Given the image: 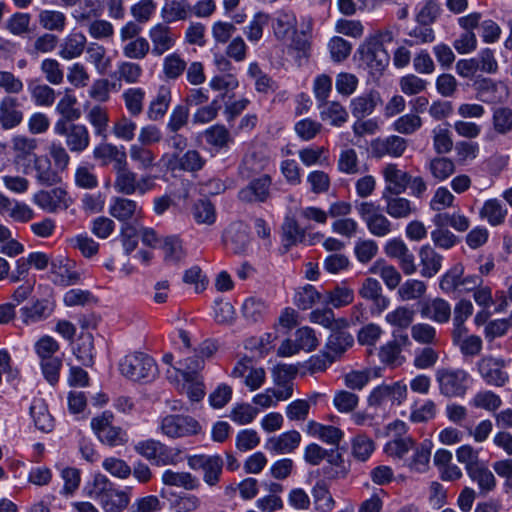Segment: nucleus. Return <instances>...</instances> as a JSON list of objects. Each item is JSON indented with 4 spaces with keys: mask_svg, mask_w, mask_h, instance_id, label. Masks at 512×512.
Here are the masks:
<instances>
[{
    "mask_svg": "<svg viewBox=\"0 0 512 512\" xmlns=\"http://www.w3.org/2000/svg\"><path fill=\"white\" fill-rule=\"evenodd\" d=\"M113 187L123 195H145L156 187V177L150 174L141 175L129 168L128 161L114 171Z\"/></svg>",
    "mask_w": 512,
    "mask_h": 512,
    "instance_id": "1",
    "label": "nucleus"
},
{
    "mask_svg": "<svg viewBox=\"0 0 512 512\" xmlns=\"http://www.w3.org/2000/svg\"><path fill=\"white\" fill-rule=\"evenodd\" d=\"M120 371L123 376L133 381H149L156 376L157 365L148 354L135 352L123 358L120 362Z\"/></svg>",
    "mask_w": 512,
    "mask_h": 512,
    "instance_id": "2",
    "label": "nucleus"
},
{
    "mask_svg": "<svg viewBox=\"0 0 512 512\" xmlns=\"http://www.w3.org/2000/svg\"><path fill=\"white\" fill-rule=\"evenodd\" d=\"M435 377L440 393L446 397H463L468 390L470 375L464 369L440 368Z\"/></svg>",
    "mask_w": 512,
    "mask_h": 512,
    "instance_id": "3",
    "label": "nucleus"
},
{
    "mask_svg": "<svg viewBox=\"0 0 512 512\" xmlns=\"http://www.w3.org/2000/svg\"><path fill=\"white\" fill-rule=\"evenodd\" d=\"M114 416L105 411L101 415L92 418L91 427L98 439L110 447L121 446L127 443V432L113 424Z\"/></svg>",
    "mask_w": 512,
    "mask_h": 512,
    "instance_id": "4",
    "label": "nucleus"
},
{
    "mask_svg": "<svg viewBox=\"0 0 512 512\" xmlns=\"http://www.w3.org/2000/svg\"><path fill=\"white\" fill-rule=\"evenodd\" d=\"M187 462L192 470L202 471L203 481L209 487H214L221 481L224 461L220 455H192L188 456Z\"/></svg>",
    "mask_w": 512,
    "mask_h": 512,
    "instance_id": "5",
    "label": "nucleus"
},
{
    "mask_svg": "<svg viewBox=\"0 0 512 512\" xmlns=\"http://www.w3.org/2000/svg\"><path fill=\"white\" fill-rule=\"evenodd\" d=\"M54 132L63 137L70 152L82 153L90 145V132L84 124L63 122L54 125Z\"/></svg>",
    "mask_w": 512,
    "mask_h": 512,
    "instance_id": "6",
    "label": "nucleus"
},
{
    "mask_svg": "<svg viewBox=\"0 0 512 512\" xmlns=\"http://www.w3.org/2000/svg\"><path fill=\"white\" fill-rule=\"evenodd\" d=\"M159 430L166 437L177 439L197 435L201 431V426L190 416L167 415L160 420Z\"/></svg>",
    "mask_w": 512,
    "mask_h": 512,
    "instance_id": "7",
    "label": "nucleus"
},
{
    "mask_svg": "<svg viewBox=\"0 0 512 512\" xmlns=\"http://www.w3.org/2000/svg\"><path fill=\"white\" fill-rule=\"evenodd\" d=\"M319 345L315 331L304 326L297 329L294 333V339H285L277 349V355L280 357H290L303 350L311 352Z\"/></svg>",
    "mask_w": 512,
    "mask_h": 512,
    "instance_id": "8",
    "label": "nucleus"
},
{
    "mask_svg": "<svg viewBox=\"0 0 512 512\" xmlns=\"http://www.w3.org/2000/svg\"><path fill=\"white\" fill-rule=\"evenodd\" d=\"M272 177L261 174L252 178L249 183L238 191V199L246 204H262L271 199Z\"/></svg>",
    "mask_w": 512,
    "mask_h": 512,
    "instance_id": "9",
    "label": "nucleus"
},
{
    "mask_svg": "<svg viewBox=\"0 0 512 512\" xmlns=\"http://www.w3.org/2000/svg\"><path fill=\"white\" fill-rule=\"evenodd\" d=\"M507 362L503 358L485 356L477 362V370L483 381L493 387H503L509 381Z\"/></svg>",
    "mask_w": 512,
    "mask_h": 512,
    "instance_id": "10",
    "label": "nucleus"
},
{
    "mask_svg": "<svg viewBox=\"0 0 512 512\" xmlns=\"http://www.w3.org/2000/svg\"><path fill=\"white\" fill-rule=\"evenodd\" d=\"M384 252L388 257L398 260L399 266L405 275H412L417 271L415 256L402 239L389 240L384 246Z\"/></svg>",
    "mask_w": 512,
    "mask_h": 512,
    "instance_id": "11",
    "label": "nucleus"
},
{
    "mask_svg": "<svg viewBox=\"0 0 512 512\" xmlns=\"http://www.w3.org/2000/svg\"><path fill=\"white\" fill-rule=\"evenodd\" d=\"M361 60L372 70L381 72L389 62V55L379 39H367L359 48Z\"/></svg>",
    "mask_w": 512,
    "mask_h": 512,
    "instance_id": "12",
    "label": "nucleus"
},
{
    "mask_svg": "<svg viewBox=\"0 0 512 512\" xmlns=\"http://www.w3.org/2000/svg\"><path fill=\"white\" fill-rule=\"evenodd\" d=\"M148 36L152 44L151 52L156 57L171 50L177 39L172 28L163 22L153 25L148 31Z\"/></svg>",
    "mask_w": 512,
    "mask_h": 512,
    "instance_id": "13",
    "label": "nucleus"
},
{
    "mask_svg": "<svg viewBox=\"0 0 512 512\" xmlns=\"http://www.w3.org/2000/svg\"><path fill=\"white\" fill-rule=\"evenodd\" d=\"M109 214L122 222L129 224V221L138 220L143 216V208L135 200L116 196L111 199Z\"/></svg>",
    "mask_w": 512,
    "mask_h": 512,
    "instance_id": "14",
    "label": "nucleus"
},
{
    "mask_svg": "<svg viewBox=\"0 0 512 512\" xmlns=\"http://www.w3.org/2000/svg\"><path fill=\"white\" fill-rule=\"evenodd\" d=\"M385 187L382 194H402L409 185L410 174L398 167L397 164H386L382 170Z\"/></svg>",
    "mask_w": 512,
    "mask_h": 512,
    "instance_id": "15",
    "label": "nucleus"
},
{
    "mask_svg": "<svg viewBox=\"0 0 512 512\" xmlns=\"http://www.w3.org/2000/svg\"><path fill=\"white\" fill-rule=\"evenodd\" d=\"M51 274L53 282L59 286H72L81 280V273L75 269V263L64 257L51 261Z\"/></svg>",
    "mask_w": 512,
    "mask_h": 512,
    "instance_id": "16",
    "label": "nucleus"
},
{
    "mask_svg": "<svg viewBox=\"0 0 512 512\" xmlns=\"http://www.w3.org/2000/svg\"><path fill=\"white\" fill-rule=\"evenodd\" d=\"M24 172L26 174L33 173L37 182L43 186H53L61 182V176L53 168L50 159L44 155L35 156L33 165L27 166Z\"/></svg>",
    "mask_w": 512,
    "mask_h": 512,
    "instance_id": "17",
    "label": "nucleus"
},
{
    "mask_svg": "<svg viewBox=\"0 0 512 512\" xmlns=\"http://www.w3.org/2000/svg\"><path fill=\"white\" fill-rule=\"evenodd\" d=\"M206 159L196 149L187 150L184 154L173 153L169 156L167 167L171 170L195 173L203 169Z\"/></svg>",
    "mask_w": 512,
    "mask_h": 512,
    "instance_id": "18",
    "label": "nucleus"
},
{
    "mask_svg": "<svg viewBox=\"0 0 512 512\" xmlns=\"http://www.w3.org/2000/svg\"><path fill=\"white\" fill-rule=\"evenodd\" d=\"M358 293L363 299L373 303V313H382L390 304L389 298L383 295V289L380 282L374 278L364 279Z\"/></svg>",
    "mask_w": 512,
    "mask_h": 512,
    "instance_id": "19",
    "label": "nucleus"
},
{
    "mask_svg": "<svg viewBox=\"0 0 512 512\" xmlns=\"http://www.w3.org/2000/svg\"><path fill=\"white\" fill-rule=\"evenodd\" d=\"M34 202L49 213L65 210L69 206L67 192L59 187L37 192L34 195Z\"/></svg>",
    "mask_w": 512,
    "mask_h": 512,
    "instance_id": "20",
    "label": "nucleus"
},
{
    "mask_svg": "<svg viewBox=\"0 0 512 512\" xmlns=\"http://www.w3.org/2000/svg\"><path fill=\"white\" fill-rule=\"evenodd\" d=\"M95 160L101 162L102 165L113 164V171L127 162V153L123 146L118 147L112 143L102 142L93 150Z\"/></svg>",
    "mask_w": 512,
    "mask_h": 512,
    "instance_id": "21",
    "label": "nucleus"
},
{
    "mask_svg": "<svg viewBox=\"0 0 512 512\" xmlns=\"http://www.w3.org/2000/svg\"><path fill=\"white\" fill-rule=\"evenodd\" d=\"M401 194H382L385 212L393 219H407L417 212L413 203Z\"/></svg>",
    "mask_w": 512,
    "mask_h": 512,
    "instance_id": "22",
    "label": "nucleus"
},
{
    "mask_svg": "<svg viewBox=\"0 0 512 512\" xmlns=\"http://www.w3.org/2000/svg\"><path fill=\"white\" fill-rule=\"evenodd\" d=\"M55 304L48 299H39L30 305L20 309L21 318L24 324L30 325L48 319L54 312Z\"/></svg>",
    "mask_w": 512,
    "mask_h": 512,
    "instance_id": "23",
    "label": "nucleus"
},
{
    "mask_svg": "<svg viewBox=\"0 0 512 512\" xmlns=\"http://www.w3.org/2000/svg\"><path fill=\"white\" fill-rule=\"evenodd\" d=\"M297 18L292 11L281 10L271 19L273 34L277 40L284 41L297 31Z\"/></svg>",
    "mask_w": 512,
    "mask_h": 512,
    "instance_id": "24",
    "label": "nucleus"
},
{
    "mask_svg": "<svg viewBox=\"0 0 512 512\" xmlns=\"http://www.w3.org/2000/svg\"><path fill=\"white\" fill-rule=\"evenodd\" d=\"M20 103L17 98L5 96L0 101V124L8 130L17 127L23 120V112L19 110Z\"/></svg>",
    "mask_w": 512,
    "mask_h": 512,
    "instance_id": "25",
    "label": "nucleus"
},
{
    "mask_svg": "<svg viewBox=\"0 0 512 512\" xmlns=\"http://www.w3.org/2000/svg\"><path fill=\"white\" fill-rule=\"evenodd\" d=\"M172 101V91L167 85H160L156 95L150 101L147 117L151 121H160L169 110Z\"/></svg>",
    "mask_w": 512,
    "mask_h": 512,
    "instance_id": "26",
    "label": "nucleus"
},
{
    "mask_svg": "<svg viewBox=\"0 0 512 512\" xmlns=\"http://www.w3.org/2000/svg\"><path fill=\"white\" fill-rule=\"evenodd\" d=\"M300 442V433L296 430H291L279 436L270 437L265 443V448L275 454H287L298 448Z\"/></svg>",
    "mask_w": 512,
    "mask_h": 512,
    "instance_id": "27",
    "label": "nucleus"
},
{
    "mask_svg": "<svg viewBox=\"0 0 512 512\" xmlns=\"http://www.w3.org/2000/svg\"><path fill=\"white\" fill-rule=\"evenodd\" d=\"M421 315L436 323H447L451 318V306L443 298H434L421 307Z\"/></svg>",
    "mask_w": 512,
    "mask_h": 512,
    "instance_id": "28",
    "label": "nucleus"
},
{
    "mask_svg": "<svg viewBox=\"0 0 512 512\" xmlns=\"http://www.w3.org/2000/svg\"><path fill=\"white\" fill-rule=\"evenodd\" d=\"M191 16L190 4L187 0H171L161 8L163 23L169 25L178 21H185Z\"/></svg>",
    "mask_w": 512,
    "mask_h": 512,
    "instance_id": "29",
    "label": "nucleus"
},
{
    "mask_svg": "<svg viewBox=\"0 0 512 512\" xmlns=\"http://www.w3.org/2000/svg\"><path fill=\"white\" fill-rule=\"evenodd\" d=\"M421 275L432 278L442 267L443 256L436 252L430 245H424L419 250Z\"/></svg>",
    "mask_w": 512,
    "mask_h": 512,
    "instance_id": "30",
    "label": "nucleus"
},
{
    "mask_svg": "<svg viewBox=\"0 0 512 512\" xmlns=\"http://www.w3.org/2000/svg\"><path fill=\"white\" fill-rule=\"evenodd\" d=\"M473 314V305L470 300L461 299L454 307L453 311V340H460L467 332L465 326L466 320Z\"/></svg>",
    "mask_w": 512,
    "mask_h": 512,
    "instance_id": "31",
    "label": "nucleus"
},
{
    "mask_svg": "<svg viewBox=\"0 0 512 512\" xmlns=\"http://www.w3.org/2000/svg\"><path fill=\"white\" fill-rule=\"evenodd\" d=\"M380 101V95L376 91L362 94L352 99L350 104L351 113L355 118L361 120L372 114Z\"/></svg>",
    "mask_w": 512,
    "mask_h": 512,
    "instance_id": "32",
    "label": "nucleus"
},
{
    "mask_svg": "<svg viewBox=\"0 0 512 512\" xmlns=\"http://www.w3.org/2000/svg\"><path fill=\"white\" fill-rule=\"evenodd\" d=\"M269 164L270 158L263 150H254L243 158L240 173L243 177L248 178L264 171Z\"/></svg>",
    "mask_w": 512,
    "mask_h": 512,
    "instance_id": "33",
    "label": "nucleus"
},
{
    "mask_svg": "<svg viewBox=\"0 0 512 512\" xmlns=\"http://www.w3.org/2000/svg\"><path fill=\"white\" fill-rule=\"evenodd\" d=\"M433 444L430 440H424L414 446V454L408 464L409 469L416 473H425L429 470L431 450Z\"/></svg>",
    "mask_w": 512,
    "mask_h": 512,
    "instance_id": "34",
    "label": "nucleus"
},
{
    "mask_svg": "<svg viewBox=\"0 0 512 512\" xmlns=\"http://www.w3.org/2000/svg\"><path fill=\"white\" fill-rule=\"evenodd\" d=\"M87 40L84 34L77 32L69 34L60 45L59 55L65 60L79 57L86 46Z\"/></svg>",
    "mask_w": 512,
    "mask_h": 512,
    "instance_id": "35",
    "label": "nucleus"
},
{
    "mask_svg": "<svg viewBox=\"0 0 512 512\" xmlns=\"http://www.w3.org/2000/svg\"><path fill=\"white\" fill-rule=\"evenodd\" d=\"M161 479L167 486L181 487L186 490H196L200 487L199 479L190 472H175L168 469L163 472Z\"/></svg>",
    "mask_w": 512,
    "mask_h": 512,
    "instance_id": "36",
    "label": "nucleus"
},
{
    "mask_svg": "<svg viewBox=\"0 0 512 512\" xmlns=\"http://www.w3.org/2000/svg\"><path fill=\"white\" fill-rule=\"evenodd\" d=\"M76 104L77 98L67 90L56 105V111L61 115V118L55 124L78 120L81 117V110L76 107Z\"/></svg>",
    "mask_w": 512,
    "mask_h": 512,
    "instance_id": "37",
    "label": "nucleus"
},
{
    "mask_svg": "<svg viewBox=\"0 0 512 512\" xmlns=\"http://www.w3.org/2000/svg\"><path fill=\"white\" fill-rule=\"evenodd\" d=\"M203 136L208 145L217 151L228 148L233 142L230 131L222 124H216L207 128L203 132Z\"/></svg>",
    "mask_w": 512,
    "mask_h": 512,
    "instance_id": "38",
    "label": "nucleus"
},
{
    "mask_svg": "<svg viewBox=\"0 0 512 512\" xmlns=\"http://www.w3.org/2000/svg\"><path fill=\"white\" fill-rule=\"evenodd\" d=\"M369 272L379 275L390 290L398 287L402 279L400 272L393 265L387 264L383 259L375 261L369 268Z\"/></svg>",
    "mask_w": 512,
    "mask_h": 512,
    "instance_id": "39",
    "label": "nucleus"
},
{
    "mask_svg": "<svg viewBox=\"0 0 512 512\" xmlns=\"http://www.w3.org/2000/svg\"><path fill=\"white\" fill-rule=\"evenodd\" d=\"M73 353L77 360L86 367H91L94 364V338L90 333H82L76 346L73 349Z\"/></svg>",
    "mask_w": 512,
    "mask_h": 512,
    "instance_id": "40",
    "label": "nucleus"
},
{
    "mask_svg": "<svg viewBox=\"0 0 512 512\" xmlns=\"http://www.w3.org/2000/svg\"><path fill=\"white\" fill-rule=\"evenodd\" d=\"M427 170L436 181L443 182L454 174L456 166L452 159L445 156H437L430 159L427 164Z\"/></svg>",
    "mask_w": 512,
    "mask_h": 512,
    "instance_id": "41",
    "label": "nucleus"
},
{
    "mask_svg": "<svg viewBox=\"0 0 512 512\" xmlns=\"http://www.w3.org/2000/svg\"><path fill=\"white\" fill-rule=\"evenodd\" d=\"M190 214L193 220L199 225H212L216 221V210L208 199H198L191 208Z\"/></svg>",
    "mask_w": 512,
    "mask_h": 512,
    "instance_id": "42",
    "label": "nucleus"
},
{
    "mask_svg": "<svg viewBox=\"0 0 512 512\" xmlns=\"http://www.w3.org/2000/svg\"><path fill=\"white\" fill-rule=\"evenodd\" d=\"M464 274L462 263L454 264L440 278L439 287L446 294L458 295L461 280Z\"/></svg>",
    "mask_w": 512,
    "mask_h": 512,
    "instance_id": "43",
    "label": "nucleus"
},
{
    "mask_svg": "<svg viewBox=\"0 0 512 512\" xmlns=\"http://www.w3.org/2000/svg\"><path fill=\"white\" fill-rule=\"evenodd\" d=\"M146 92L142 87H130L122 93L125 108L132 117H138L144 110Z\"/></svg>",
    "mask_w": 512,
    "mask_h": 512,
    "instance_id": "44",
    "label": "nucleus"
},
{
    "mask_svg": "<svg viewBox=\"0 0 512 512\" xmlns=\"http://www.w3.org/2000/svg\"><path fill=\"white\" fill-rule=\"evenodd\" d=\"M30 415L37 429L42 432H50L54 427V420L50 415L43 400H34L30 407Z\"/></svg>",
    "mask_w": 512,
    "mask_h": 512,
    "instance_id": "45",
    "label": "nucleus"
},
{
    "mask_svg": "<svg viewBox=\"0 0 512 512\" xmlns=\"http://www.w3.org/2000/svg\"><path fill=\"white\" fill-rule=\"evenodd\" d=\"M332 331L326 343L325 350L330 352L332 356H335L336 359L353 345L354 339L350 333L342 331L341 329Z\"/></svg>",
    "mask_w": 512,
    "mask_h": 512,
    "instance_id": "46",
    "label": "nucleus"
},
{
    "mask_svg": "<svg viewBox=\"0 0 512 512\" xmlns=\"http://www.w3.org/2000/svg\"><path fill=\"white\" fill-rule=\"evenodd\" d=\"M187 63L179 53L173 52L164 57L162 63V73L165 79L176 81L186 71Z\"/></svg>",
    "mask_w": 512,
    "mask_h": 512,
    "instance_id": "47",
    "label": "nucleus"
},
{
    "mask_svg": "<svg viewBox=\"0 0 512 512\" xmlns=\"http://www.w3.org/2000/svg\"><path fill=\"white\" fill-rule=\"evenodd\" d=\"M114 489L115 485L103 474H96L93 481L85 487L87 496L100 504Z\"/></svg>",
    "mask_w": 512,
    "mask_h": 512,
    "instance_id": "48",
    "label": "nucleus"
},
{
    "mask_svg": "<svg viewBox=\"0 0 512 512\" xmlns=\"http://www.w3.org/2000/svg\"><path fill=\"white\" fill-rule=\"evenodd\" d=\"M467 474L473 482L477 483L481 494H488L496 487V478L484 463Z\"/></svg>",
    "mask_w": 512,
    "mask_h": 512,
    "instance_id": "49",
    "label": "nucleus"
},
{
    "mask_svg": "<svg viewBox=\"0 0 512 512\" xmlns=\"http://www.w3.org/2000/svg\"><path fill=\"white\" fill-rule=\"evenodd\" d=\"M87 120L94 129V134L104 141L108 137L109 114L105 107L94 106L87 114Z\"/></svg>",
    "mask_w": 512,
    "mask_h": 512,
    "instance_id": "50",
    "label": "nucleus"
},
{
    "mask_svg": "<svg viewBox=\"0 0 512 512\" xmlns=\"http://www.w3.org/2000/svg\"><path fill=\"white\" fill-rule=\"evenodd\" d=\"M415 318V310L408 306H398L385 316V321L399 330H406L412 326Z\"/></svg>",
    "mask_w": 512,
    "mask_h": 512,
    "instance_id": "51",
    "label": "nucleus"
},
{
    "mask_svg": "<svg viewBox=\"0 0 512 512\" xmlns=\"http://www.w3.org/2000/svg\"><path fill=\"white\" fill-rule=\"evenodd\" d=\"M129 155L140 170H151L155 166L156 154L148 146L132 144L129 147Z\"/></svg>",
    "mask_w": 512,
    "mask_h": 512,
    "instance_id": "52",
    "label": "nucleus"
},
{
    "mask_svg": "<svg viewBox=\"0 0 512 512\" xmlns=\"http://www.w3.org/2000/svg\"><path fill=\"white\" fill-rule=\"evenodd\" d=\"M507 209L497 199L485 201L480 210V217L486 219L492 226H498L505 221Z\"/></svg>",
    "mask_w": 512,
    "mask_h": 512,
    "instance_id": "53",
    "label": "nucleus"
},
{
    "mask_svg": "<svg viewBox=\"0 0 512 512\" xmlns=\"http://www.w3.org/2000/svg\"><path fill=\"white\" fill-rule=\"evenodd\" d=\"M268 305L260 298L249 297L242 305V314L244 318L252 323L264 320L268 314Z\"/></svg>",
    "mask_w": 512,
    "mask_h": 512,
    "instance_id": "54",
    "label": "nucleus"
},
{
    "mask_svg": "<svg viewBox=\"0 0 512 512\" xmlns=\"http://www.w3.org/2000/svg\"><path fill=\"white\" fill-rule=\"evenodd\" d=\"M129 503L130 488H127V490H119L115 487L100 505L104 512H123L128 507Z\"/></svg>",
    "mask_w": 512,
    "mask_h": 512,
    "instance_id": "55",
    "label": "nucleus"
},
{
    "mask_svg": "<svg viewBox=\"0 0 512 512\" xmlns=\"http://www.w3.org/2000/svg\"><path fill=\"white\" fill-rule=\"evenodd\" d=\"M320 112L323 121H329L332 126L341 127L348 120V112L339 102H326L322 104Z\"/></svg>",
    "mask_w": 512,
    "mask_h": 512,
    "instance_id": "56",
    "label": "nucleus"
},
{
    "mask_svg": "<svg viewBox=\"0 0 512 512\" xmlns=\"http://www.w3.org/2000/svg\"><path fill=\"white\" fill-rule=\"evenodd\" d=\"M37 147V142L35 139L28 138L25 136H16L12 140V149L15 153L14 160L15 163L21 164L22 162L28 160L31 161L30 157L35 155L33 154L34 150Z\"/></svg>",
    "mask_w": 512,
    "mask_h": 512,
    "instance_id": "57",
    "label": "nucleus"
},
{
    "mask_svg": "<svg viewBox=\"0 0 512 512\" xmlns=\"http://www.w3.org/2000/svg\"><path fill=\"white\" fill-rule=\"evenodd\" d=\"M142 66L133 61H122L117 65V78L119 81L129 85H135L140 82L143 76Z\"/></svg>",
    "mask_w": 512,
    "mask_h": 512,
    "instance_id": "58",
    "label": "nucleus"
},
{
    "mask_svg": "<svg viewBox=\"0 0 512 512\" xmlns=\"http://www.w3.org/2000/svg\"><path fill=\"white\" fill-rule=\"evenodd\" d=\"M269 21L270 16L265 12L260 11L254 14L252 20L244 28V34L248 41L258 43L262 39L264 28L268 25Z\"/></svg>",
    "mask_w": 512,
    "mask_h": 512,
    "instance_id": "59",
    "label": "nucleus"
},
{
    "mask_svg": "<svg viewBox=\"0 0 512 512\" xmlns=\"http://www.w3.org/2000/svg\"><path fill=\"white\" fill-rule=\"evenodd\" d=\"M38 21L42 28L49 31L63 32L67 18L65 14L57 10H42L38 15Z\"/></svg>",
    "mask_w": 512,
    "mask_h": 512,
    "instance_id": "60",
    "label": "nucleus"
},
{
    "mask_svg": "<svg viewBox=\"0 0 512 512\" xmlns=\"http://www.w3.org/2000/svg\"><path fill=\"white\" fill-rule=\"evenodd\" d=\"M412 339L426 346L437 345L439 342L435 327L428 323H416L411 326Z\"/></svg>",
    "mask_w": 512,
    "mask_h": 512,
    "instance_id": "61",
    "label": "nucleus"
},
{
    "mask_svg": "<svg viewBox=\"0 0 512 512\" xmlns=\"http://www.w3.org/2000/svg\"><path fill=\"white\" fill-rule=\"evenodd\" d=\"M310 321L331 330L341 329L347 326L346 319H335L334 312L330 308L313 310L310 313Z\"/></svg>",
    "mask_w": 512,
    "mask_h": 512,
    "instance_id": "62",
    "label": "nucleus"
},
{
    "mask_svg": "<svg viewBox=\"0 0 512 512\" xmlns=\"http://www.w3.org/2000/svg\"><path fill=\"white\" fill-rule=\"evenodd\" d=\"M151 50L149 41L145 37H138L132 41L124 43L122 53L127 59L143 60Z\"/></svg>",
    "mask_w": 512,
    "mask_h": 512,
    "instance_id": "63",
    "label": "nucleus"
},
{
    "mask_svg": "<svg viewBox=\"0 0 512 512\" xmlns=\"http://www.w3.org/2000/svg\"><path fill=\"white\" fill-rule=\"evenodd\" d=\"M408 37L403 40L404 45L413 47L434 42L435 32L433 28L418 24L408 32Z\"/></svg>",
    "mask_w": 512,
    "mask_h": 512,
    "instance_id": "64",
    "label": "nucleus"
}]
</instances>
